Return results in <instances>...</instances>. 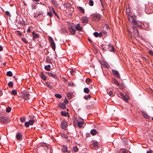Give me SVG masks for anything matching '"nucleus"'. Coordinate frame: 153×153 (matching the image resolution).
Instances as JSON below:
<instances>
[{
  "label": "nucleus",
  "mask_w": 153,
  "mask_h": 153,
  "mask_svg": "<svg viewBox=\"0 0 153 153\" xmlns=\"http://www.w3.org/2000/svg\"><path fill=\"white\" fill-rule=\"evenodd\" d=\"M128 18L130 22L132 23L134 25L137 24V22L136 21V17L135 16H128Z\"/></svg>",
  "instance_id": "obj_1"
},
{
  "label": "nucleus",
  "mask_w": 153,
  "mask_h": 153,
  "mask_svg": "<svg viewBox=\"0 0 153 153\" xmlns=\"http://www.w3.org/2000/svg\"><path fill=\"white\" fill-rule=\"evenodd\" d=\"M16 23L18 25H24V22L23 20V18L20 16L17 17L16 20Z\"/></svg>",
  "instance_id": "obj_2"
},
{
  "label": "nucleus",
  "mask_w": 153,
  "mask_h": 153,
  "mask_svg": "<svg viewBox=\"0 0 153 153\" xmlns=\"http://www.w3.org/2000/svg\"><path fill=\"white\" fill-rule=\"evenodd\" d=\"M30 96V94L27 92H25L22 94L20 97L25 100L28 99Z\"/></svg>",
  "instance_id": "obj_3"
},
{
  "label": "nucleus",
  "mask_w": 153,
  "mask_h": 153,
  "mask_svg": "<svg viewBox=\"0 0 153 153\" xmlns=\"http://www.w3.org/2000/svg\"><path fill=\"white\" fill-rule=\"evenodd\" d=\"M119 95L121 97V98L123 100L125 101L126 102H128V100L129 99L128 96L126 94L124 95L122 92H120Z\"/></svg>",
  "instance_id": "obj_4"
},
{
  "label": "nucleus",
  "mask_w": 153,
  "mask_h": 153,
  "mask_svg": "<svg viewBox=\"0 0 153 153\" xmlns=\"http://www.w3.org/2000/svg\"><path fill=\"white\" fill-rule=\"evenodd\" d=\"M49 40L52 48L54 50L55 49V45L53 39L51 37H49Z\"/></svg>",
  "instance_id": "obj_5"
},
{
  "label": "nucleus",
  "mask_w": 153,
  "mask_h": 153,
  "mask_svg": "<svg viewBox=\"0 0 153 153\" xmlns=\"http://www.w3.org/2000/svg\"><path fill=\"white\" fill-rule=\"evenodd\" d=\"M112 73L114 76L117 77L118 78H120V76L119 73L117 71L114 70H112Z\"/></svg>",
  "instance_id": "obj_6"
},
{
  "label": "nucleus",
  "mask_w": 153,
  "mask_h": 153,
  "mask_svg": "<svg viewBox=\"0 0 153 153\" xmlns=\"http://www.w3.org/2000/svg\"><path fill=\"white\" fill-rule=\"evenodd\" d=\"M133 32L134 35L137 37H139V33L138 32V30L137 28L136 27H133Z\"/></svg>",
  "instance_id": "obj_7"
},
{
  "label": "nucleus",
  "mask_w": 153,
  "mask_h": 153,
  "mask_svg": "<svg viewBox=\"0 0 153 153\" xmlns=\"http://www.w3.org/2000/svg\"><path fill=\"white\" fill-rule=\"evenodd\" d=\"M67 126V122L65 121H63L61 123V127L63 129L65 130L66 129Z\"/></svg>",
  "instance_id": "obj_8"
},
{
  "label": "nucleus",
  "mask_w": 153,
  "mask_h": 153,
  "mask_svg": "<svg viewBox=\"0 0 153 153\" xmlns=\"http://www.w3.org/2000/svg\"><path fill=\"white\" fill-rule=\"evenodd\" d=\"M62 151L64 153L65 152H66V153H70V152L68 151L67 147L66 146H63L62 149Z\"/></svg>",
  "instance_id": "obj_9"
},
{
  "label": "nucleus",
  "mask_w": 153,
  "mask_h": 153,
  "mask_svg": "<svg viewBox=\"0 0 153 153\" xmlns=\"http://www.w3.org/2000/svg\"><path fill=\"white\" fill-rule=\"evenodd\" d=\"M0 120L1 122L4 123H7L9 121V120L7 118L4 117H0Z\"/></svg>",
  "instance_id": "obj_10"
},
{
  "label": "nucleus",
  "mask_w": 153,
  "mask_h": 153,
  "mask_svg": "<svg viewBox=\"0 0 153 153\" xmlns=\"http://www.w3.org/2000/svg\"><path fill=\"white\" fill-rule=\"evenodd\" d=\"M92 19L94 21H98L100 20V15H96L94 16L93 17Z\"/></svg>",
  "instance_id": "obj_11"
},
{
  "label": "nucleus",
  "mask_w": 153,
  "mask_h": 153,
  "mask_svg": "<svg viewBox=\"0 0 153 153\" xmlns=\"http://www.w3.org/2000/svg\"><path fill=\"white\" fill-rule=\"evenodd\" d=\"M34 17L38 19L39 20H41L42 19L43 16L40 13L39 14L37 15H35L34 16Z\"/></svg>",
  "instance_id": "obj_12"
},
{
  "label": "nucleus",
  "mask_w": 153,
  "mask_h": 153,
  "mask_svg": "<svg viewBox=\"0 0 153 153\" xmlns=\"http://www.w3.org/2000/svg\"><path fill=\"white\" fill-rule=\"evenodd\" d=\"M91 143L94 148L97 147L98 146V143L95 140H92L91 142Z\"/></svg>",
  "instance_id": "obj_13"
},
{
  "label": "nucleus",
  "mask_w": 153,
  "mask_h": 153,
  "mask_svg": "<svg viewBox=\"0 0 153 153\" xmlns=\"http://www.w3.org/2000/svg\"><path fill=\"white\" fill-rule=\"evenodd\" d=\"M82 23H86L88 21V19L86 16H83L81 19Z\"/></svg>",
  "instance_id": "obj_14"
},
{
  "label": "nucleus",
  "mask_w": 153,
  "mask_h": 153,
  "mask_svg": "<svg viewBox=\"0 0 153 153\" xmlns=\"http://www.w3.org/2000/svg\"><path fill=\"white\" fill-rule=\"evenodd\" d=\"M76 30L74 28H70L69 30L70 33L71 34V35H74L75 33V31Z\"/></svg>",
  "instance_id": "obj_15"
},
{
  "label": "nucleus",
  "mask_w": 153,
  "mask_h": 153,
  "mask_svg": "<svg viewBox=\"0 0 153 153\" xmlns=\"http://www.w3.org/2000/svg\"><path fill=\"white\" fill-rule=\"evenodd\" d=\"M62 109H65L66 108L65 105L63 103H59L58 105Z\"/></svg>",
  "instance_id": "obj_16"
},
{
  "label": "nucleus",
  "mask_w": 153,
  "mask_h": 153,
  "mask_svg": "<svg viewBox=\"0 0 153 153\" xmlns=\"http://www.w3.org/2000/svg\"><path fill=\"white\" fill-rule=\"evenodd\" d=\"M47 74H48V75H49L50 76L54 77L56 79L57 78V77L55 74L51 73L48 72H47Z\"/></svg>",
  "instance_id": "obj_17"
},
{
  "label": "nucleus",
  "mask_w": 153,
  "mask_h": 153,
  "mask_svg": "<svg viewBox=\"0 0 153 153\" xmlns=\"http://www.w3.org/2000/svg\"><path fill=\"white\" fill-rule=\"evenodd\" d=\"M22 135L19 133H17L16 134V137L18 140H20L22 137Z\"/></svg>",
  "instance_id": "obj_18"
},
{
  "label": "nucleus",
  "mask_w": 153,
  "mask_h": 153,
  "mask_svg": "<svg viewBox=\"0 0 153 153\" xmlns=\"http://www.w3.org/2000/svg\"><path fill=\"white\" fill-rule=\"evenodd\" d=\"M77 9L81 12L83 13L85 12V10L83 8L80 6H78L77 7Z\"/></svg>",
  "instance_id": "obj_19"
},
{
  "label": "nucleus",
  "mask_w": 153,
  "mask_h": 153,
  "mask_svg": "<svg viewBox=\"0 0 153 153\" xmlns=\"http://www.w3.org/2000/svg\"><path fill=\"white\" fill-rule=\"evenodd\" d=\"M76 30H81L82 29V27H81L79 24H78L76 26Z\"/></svg>",
  "instance_id": "obj_20"
},
{
  "label": "nucleus",
  "mask_w": 153,
  "mask_h": 153,
  "mask_svg": "<svg viewBox=\"0 0 153 153\" xmlns=\"http://www.w3.org/2000/svg\"><path fill=\"white\" fill-rule=\"evenodd\" d=\"M97 133L96 130L95 129H93L91 131V133L92 135H96Z\"/></svg>",
  "instance_id": "obj_21"
},
{
  "label": "nucleus",
  "mask_w": 153,
  "mask_h": 153,
  "mask_svg": "<svg viewBox=\"0 0 153 153\" xmlns=\"http://www.w3.org/2000/svg\"><path fill=\"white\" fill-rule=\"evenodd\" d=\"M90 90L88 88H85L84 89V92L87 94H88L90 92Z\"/></svg>",
  "instance_id": "obj_22"
},
{
  "label": "nucleus",
  "mask_w": 153,
  "mask_h": 153,
  "mask_svg": "<svg viewBox=\"0 0 153 153\" xmlns=\"http://www.w3.org/2000/svg\"><path fill=\"white\" fill-rule=\"evenodd\" d=\"M33 39H37L39 37L38 35L34 33H33Z\"/></svg>",
  "instance_id": "obj_23"
},
{
  "label": "nucleus",
  "mask_w": 153,
  "mask_h": 153,
  "mask_svg": "<svg viewBox=\"0 0 153 153\" xmlns=\"http://www.w3.org/2000/svg\"><path fill=\"white\" fill-rule=\"evenodd\" d=\"M84 122L82 121H79L78 122V126L79 128L82 127V125L83 124Z\"/></svg>",
  "instance_id": "obj_24"
},
{
  "label": "nucleus",
  "mask_w": 153,
  "mask_h": 153,
  "mask_svg": "<svg viewBox=\"0 0 153 153\" xmlns=\"http://www.w3.org/2000/svg\"><path fill=\"white\" fill-rule=\"evenodd\" d=\"M45 68L47 71H50L51 70V66L50 65L45 66Z\"/></svg>",
  "instance_id": "obj_25"
},
{
  "label": "nucleus",
  "mask_w": 153,
  "mask_h": 153,
  "mask_svg": "<svg viewBox=\"0 0 153 153\" xmlns=\"http://www.w3.org/2000/svg\"><path fill=\"white\" fill-rule=\"evenodd\" d=\"M40 76L41 78L44 80H45L46 79V77L45 75L42 73H41L40 74Z\"/></svg>",
  "instance_id": "obj_26"
},
{
  "label": "nucleus",
  "mask_w": 153,
  "mask_h": 153,
  "mask_svg": "<svg viewBox=\"0 0 153 153\" xmlns=\"http://www.w3.org/2000/svg\"><path fill=\"white\" fill-rule=\"evenodd\" d=\"M142 115L145 118L147 119H149V117L147 114H146L144 112H143Z\"/></svg>",
  "instance_id": "obj_27"
},
{
  "label": "nucleus",
  "mask_w": 153,
  "mask_h": 153,
  "mask_svg": "<svg viewBox=\"0 0 153 153\" xmlns=\"http://www.w3.org/2000/svg\"><path fill=\"white\" fill-rule=\"evenodd\" d=\"M7 76H12L13 74L12 72L10 71H8L7 73Z\"/></svg>",
  "instance_id": "obj_28"
},
{
  "label": "nucleus",
  "mask_w": 153,
  "mask_h": 153,
  "mask_svg": "<svg viewBox=\"0 0 153 153\" xmlns=\"http://www.w3.org/2000/svg\"><path fill=\"white\" fill-rule=\"evenodd\" d=\"M91 97V96L90 95H88L86 96H84V98L85 100H88Z\"/></svg>",
  "instance_id": "obj_29"
},
{
  "label": "nucleus",
  "mask_w": 153,
  "mask_h": 153,
  "mask_svg": "<svg viewBox=\"0 0 153 153\" xmlns=\"http://www.w3.org/2000/svg\"><path fill=\"white\" fill-rule=\"evenodd\" d=\"M11 110V108L10 107L8 106L6 108V111L7 112H10Z\"/></svg>",
  "instance_id": "obj_30"
},
{
  "label": "nucleus",
  "mask_w": 153,
  "mask_h": 153,
  "mask_svg": "<svg viewBox=\"0 0 153 153\" xmlns=\"http://www.w3.org/2000/svg\"><path fill=\"white\" fill-rule=\"evenodd\" d=\"M34 122V121L33 120H29L28 122L29 125H33Z\"/></svg>",
  "instance_id": "obj_31"
},
{
  "label": "nucleus",
  "mask_w": 153,
  "mask_h": 153,
  "mask_svg": "<svg viewBox=\"0 0 153 153\" xmlns=\"http://www.w3.org/2000/svg\"><path fill=\"white\" fill-rule=\"evenodd\" d=\"M8 85L10 87H12L13 86V83L12 82H10L8 83Z\"/></svg>",
  "instance_id": "obj_32"
},
{
  "label": "nucleus",
  "mask_w": 153,
  "mask_h": 153,
  "mask_svg": "<svg viewBox=\"0 0 153 153\" xmlns=\"http://www.w3.org/2000/svg\"><path fill=\"white\" fill-rule=\"evenodd\" d=\"M61 114L62 116H66V114H67L65 111H61Z\"/></svg>",
  "instance_id": "obj_33"
},
{
  "label": "nucleus",
  "mask_w": 153,
  "mask_h": 153,
  "mask_svg": "<svg viewBox=\"0 0 153 153\" xmlns=\"http://www.w3.org/2000/svg\"><path fill=\"white\" fill-rule=\"evenodd\" d=\"M94 35L96 37H99V33L97 32H96L94 33Z\"/></svg>",
  "instance_id": "obj_34"
},
{
  "label": "nucleus",
  "mask_w": 153,
  "mask_h": 153,
  "mask_svg": "<svg viewBox=\"0 0 153 153\" xmlns=\"http://www.w3.org/2000/svg\"><path fill=\"white\" fill-rule=\"evenodd\" d=\"M108 45L110 47H111V49L110 50V51H114V48L113 45L111 44H108Z\"/></svg>",
  "instance_id": "obj_35"
},
{
  "label": "nucleus",
  "mask_w": 153,
  "mask_h": 153,
  "mask_svg": "<svg viewBox=\"0 0 153 153\" xmlns=\"http://www.w3.org/2000/svg\"><path fill=\"white\" fill-rule=\"evenodd\" d=\"M22 41L25 43L27 44L28 42L26 38H23L22 39Z\"/></svg>",
  "instance_id": "obj_36"
},
{
  "label": "nucleus",
  "mask_w": 153,
  "mask_h": 153,
  "mask_svg": "<svg viewBox=\"0 0 153 153\" xmlns=\"http://www.w3.org/2000/svg\"><path fill=\"white\" fill-rule=\"evenodd\" d=\"M108 95H110L111 97H113L114 95L113 94L114 93L112 91H109L108 93Z\"/></svg>",
  "instance_id": "obj_37"
},
{
  "label": "nucleus",
  "mask_w": 153,
  "mask_h": 153,
  "mask_svg": "<svg viewBox=\"0 0 153 153\" xmlns=\"http://www.w3.org/2000/svg\"><path fill=\"white\" fill-rule=\"evenodd\" d=\"M55 95L56 97L58 98H61L62 97L61 95L59 94H56Z\"/></svg>",
  "instance_id": "obj_38"
},
{
  "label": "nucleus",
  "mask_w": 153,
  "mask_h": 153,
  "mask_svg": "<svg viewBox=\"0 0 153 153\" xmlns=\"http://www.w3.org/2000/svg\"><path fill=\"white\" fill-rule=\"evenodd\" d=\"M20 120L22 123H24L25 121V119L24 117H22L20 118Z\"/></svg>",
  "instance_id": "obj_39"
},
{
  "label": "nucleus",
  "mask_w": 153,
  "mask_h": 153,
  "mask_svg": "<svg viewBox=\"0 0 153 153\" xmlns=\"http://www.w3.org/2000/svg\"><path fill=\"white\" fill-rule=\"evenodd\" d=\"M51 10L53 11V13H54V14L56 16H57L58 15L57 14V13H56V12L55 11V10H54L53 8V7H52L51 9Z\"/></svg>",
  "instance_id": "obj_40"
},
{
  "label": "nucleus",
  "mask_w": 153,
  "mask_h": 153,
  "mask_svg": "<svg viewBox=\"0 0 153 153\" xmlns=\"http://www.w3.org/2000/svg\"><path fill=\"white\" fill-rule=\"evenodd\" d=\"M46 85L48 87H49L50 88H51L52 87L51 85L50 84V83H49L48 82H46L45 83Z\"/></svg>",
  "instance_id": "obj_41"
},
{
  "label": "nucleus",
  "mask_w": 153,
  "mask_h": 153,
  "mask_svg": "<svg viewBox=\"0 0 153 153\" xmlns=\"http://www.w3.org/2000/svg\"><path fill=\"white\" fill-rule=\"evenodd\" d=\"M12 94L14 95H16L17 94V92L15 90H13L12 91Z\"/></svg>",
  "instance_id": "obj_42"
},
{
  "label": "nucleus",
  "mask_w": 153,
  "mask_h": 153,
  "mask_svg": "<svg viewBox=\"0 0 153 153\" xmlns=\"http://www.w3.org/2000/svg\"><path fill=\"white\" fill-rule=\"evenodd\" d=\"M29 125H29L28 122H25V125L26 127H27V128L29 126Z\"/></svg>",
  "instance_id": "obj_43"
},
{
  "label": "nucleus",
  "mask_w": 153,
  "mask_h": 153,
  "mask_svg": "<svg viewBox=\"0 0 153 153\" xmlns=\"http://www.w3.org/2000/svg\"><path fill=\"white\" fill-rule=\"evenodd\" d=\"M73 150L74 152H77L78 151V149L77 146H74L73 148Z\"/></svg>",
  "instance_id": "obj_44"
},
{
  "label": "nucleus",
  "mask_w": 153,
  "mask_h": 153,
  "mask_svg": "<svg viewBox=\"0 0 153 153\" xmlns=\"http://www.w3.org/2000/svg\"><path fill=\"white\" fill-rule=\"evenodd\" d=\"M89 4L90 6H92L94 5V2L93 1L90 0L89 1Z\"/></svg>",
  "instance_id": "obj_45"
},
{
  "label": "nucleus",
  "mask_w": 153,
  "mask_h": 153,
  "mask_svg": "<svg viewBox=\"0 0 153 153\" xmlns=\"http://www.w3.org/2000/svg\"><path fill=\"white\" fill-rule=\"evenodd\" d=\"M114 83L117 85V86H119L120 85V84L118 83V82L115 79H114Z\"/></svg>",
  "instance_id": "obj_46"
},
{
  "label": "nucleus",
  "mask_w": 153,
  "mask_h": 153,
  "mask_svg": "<svg viewBox=\"0 0 153 153\" xmlns=\"http://www.w3.org/2000/svg\"><path fill=\"white\" fill-rule=\"evenodd\" d=\"M5 13L7 16H8L9 17H10L11 16V15L10 14V12L8 11H6L5 12Z\"/></svg>",
  "instance_id": "obj_47"
},
{
  "label": "nucleus",
  "mask_w": 153,
  "mask_h": 153,
  "mask_svg": "<svg viewBox=\"0 0 153 153\" xmlns=\"http://www.w3.org/2000/svg\"><path fill=\"white\" fill-rule=\"evenodd\" d=\"M101 32H102L103 35L106 34L107 33V31L105 30H102L101 31Z\"/></svg>",
  "instance_id": "obj_48"
},
{
  "label": "nucleus",
  "mask_w": 153,
  "mask_h": 153,
  "mask_svg": "<svg viewBox=\"0 0 153 153\" xmlns=\"http://www.w3.org/2000/svg\"><path fill=\"white\" fill-rule=\"evenodd\" d=\"M67 96L69 98H72V95L70 93H68L67 94Z\"/></svg>",
  "instance_id": "obj_49"
},
{
  "label": "nucleus",
  "mask_w": 153,
  "mask_h": 153,
  "mask_svg": "<svg viewBox=\"0 0 153 153\" xmlns=\"http://www.w3.org/2000/svg\"><path fill=\"white\" fill-rule=\"evenodd\" d=\"M62 136L65 138H66L68 137V136L64 134H62Z\"/></svg>",
  "instance_id": "obj_50"
},
{
  "label": "nucleus",
  "mask_w": 153,
  "mask_h": 153,
  "mask_svg": "<svg viewBox=\"0 0 153 153\" xmlns=\"http://www.w3.org/2000/svg\"><path fill=\"white\" fill-rule=\"evenodd\" d=\"M47 14L48 16L51 17L53 16V14L51 12H48Z\"/></svg>",
  "instance_id": "obj_51"
},
{
  "label": "nucleus",
  "mask_w": 153,
  "mask_h": 153,
  "mask_svg": "<svg viewBox=\"0 0 153 153\" xmlns=\"http://www.w3.org/2000/svg\"><path fill=\"white\" fill-rule=\"evenodd\" d=\"M64 102L65 104H67L68 103V101L66 98L65 99Z\"/></svg>",
  "instance_id": "obj_52"
},
{
  "label": "nucleus",
  "mask_w": 153,
  "mask_h": 153,
  "mask_svg": "<svg viewBox=\"0 0 153 153\" xmlns=\"http://www.w3.org/2000/svg\"><path fill=\"white\" fill-rule=\"evenodd\" d=\"M99 37H101V36H102L103 35L101 31L99 33Z\"/></svg>",
  "instance_id": "obj_53"
},
{
  "label": "nucleus",
  "mask_w": 153,
  "mask_h": 153,
  "mask_svg": "<svg viewBox=\"0 0 153 153\" xmlns=\"http://www.w3.org/2000/svg\"><path fill=\"white\" fill-rule=\"evenodd\" d=\"M100 1H101V4L102 5H103V3H104V0H100Z\"/></svg>",
  "instance_id": "obj_54"
},
{
  "label": "nucleus",
  "mask_w": 153,
  "mask_h": 153,
  "mask_svg": "<svg viewBox=\"0 0 153 153\" xmlns=\"http://www.w3.org/2000/svg\"><path fill=\"white\" fill-rule=\"evenodd\" d=\"M74 71L73 70H71V71L70 72V73L72 74H73V73L74 72Z\"/></svg>",
  "instance_id": "obj_55"
},
{
  "label": "nucleus",
  "mask_w": 153,
  "mask_h": 153,
  "mask_svg": "<svg viewBox=\"0 0 153 153\" xmlns=\"http://www.w3.org/2000/svg\"><path fill=\"white\" fill-rule=\"evenodd\" d=\"M146 153H152V152L151 150L148 151L146 152Z\"/></svg>",
  "instance_id": "obj_56"
},
{
  "label": "nucleus",
  "mask_w": 153,
  "mask_h": 153,
  "mask_svg": "<svg viewBox=\"0 0 153 153\" xmlns=\"http://www.w3.org/2000/svg\"><path fill=\"white\" fill-rule=\"evenodd\" d=\"M126 12L127 13H129L130 12V10L129 9H126Z\"/></svg>",
  "instance_id": "obj_57"
},
{
  "label": "nucleus",
  "mask_w": 153,
  "mask_h": 153,
  "mask_svg": "<svg viewBox=\"0 0 153 153\" xmlns=\"http://www.w3.org/2000/svg\"><path fill=\"white\" fill-rule=\"evenodd\" d=\"M36 6H33L32 7V9H36Z\"/></svg>",
  "instance_id": "obj_58"
},
{
  "label": "nucleus",
  "mask_w": 153,
  "mask_h": 153,
  "mask_svg": "<svg viewBox=\"0 0 153 153\" xmlns=\"http://www.w3.org/2000/svg\"><path fill=\"white\" fill-rule=\"evenodd\" d=\"M42 153H47V152L46 151L44 150L42 152Z\"/></svg>",
  "instance_id": "obj_59"
},
{
  "label": "nucleus",
  "mask_w": 153,
  "mask_h": 153,
  "mask_svg": "<svg viewBox=\"0 0 153 153\" xmlns=\"http://www.w3.org/2000/svg\"><path fill=\"white\" fill-rule=\"evenodd\" d=\"M2 47L1 46H0V51H2Z\"/></svg>",
  "instance_id": "obj_60"
},
{
  "label": "nucleus",
  "mask_w": 153,
  "mask_h": 153,
  "mask_svg": "<svg viewBox=\"0 0 153 153\" xmlns=\"http://www.w3.org/2000/svg\"><path fill=\"white\" fill-rule=\"evenodd\" d=\"M27 31L28 32H30V28H28V29L27 30Z\"/></svg>",
  "instance_id": "obj_61"
},
{
  "label": "nucleus",
  "mask_w": 153,
  "mask_h": 153,
  "mask_svg": "<svg viewBox=\"0 0 153 153\" xmlns=\"http://www.w3.org/2000/svg\"><path fill=\"white\" fill-rule=\"evenodd\" d=\"M88 41L90 42H92V41L91 40L89 39V38H88Z\"/></svg>",
  "instance_id": "obj_62"
},
{
  "label": "nucleus",
  "mask_w": 153,
  "mask_h": 153,
  "mask_svg": "<svg viewBox=\"0 0 153 153\" xmlns=\"http://www.w3.org/2000/svg\"><path fill=\"white\" fill-rule=\"evenodd\" d=\"M153 52L151 50H150V51H149V53L150 54H151Z\"/></svg>",
  "instance_id": "obj_63"
},
{
  "label": "nucleus",
  "mask_w": 153,
  "mask_h": 153,
  "mask_svg": "<svg viewBox=\"0 0 153 153\" xmlns=\"http://www.w3.org/2000/svg\"><path fill=\"white\" fill-rule=\"evenodd\" d=\"M2 91L0 90V96L2 94Z\"/></svg>",
  "instance_id": "obj_64"
}]
</instances>
